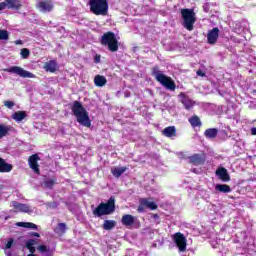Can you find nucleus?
I'll list each match as a JSON object with an SVG mask.
<instances>
[{"instance_id": "33", "label": "nucleus", "mask_w": 256, "mask_h": 256, "mask_svg": "<svg viewBox=\"0 0 256 256\" xmlns=\"http://www.w3.org/2000/svg\"><path fill=\"white\" fill-rule=\"evenodd\" d=\"M54 185H55V179H47L44 181V187H46V189H53Z\"/></svg>"}, {"instance_id": "42", "label": "nucleus", "mask_w": 256, "mask_h": 256, "mask_svg": "<svg viewBox=\"0 0 256 256\" xmlns=\"http://www.w3.org/2000/svg\"><path fill=\"white\" fill-rule=\"evenodd\" d=\"M196 73L199 77H205V73L201 70H198Z\"/></svg>"}, {"instance_id": "31", "label": "nucleus", "mask_w": 256, "mask_h": 256, "mask_svg": "<svg viewBox=\"0 0 256 256\" xmlns=\"http://www.w3.org/2000/svg\"><path fill=\"white\" fill-rule=\"evenodd\" d=\"M25 249L30 251V254H28L27 256H33V239H30L26 242V246L24 247V251H25Z\"/></svg>"}, {"instance_id": "6", "label": "nucleus", "mask_w": 256, "mask_h": 256, "mask_svg": "<svg viewBox=\"0 0 256 256\" xmlns=\"http://www.w3.org/2000/svg\"><path fill=\"white\" fill-rule=\"evenodd\" d=\"M181 15L183 19V26L188 31H193V25H195V12L191 9H182Z\"/></svg>"}, {"instance_id": "38", "label": "nucleus", "mask_w": 256, "mask_h": 256, "mask_svg": "<svg viewBox=\"0 0 256 256\" xmlns=\"http://www.w3.org/2000/svg\"><path fill=\"white\" fill-rule=\"evenodd\" d=\"M11 247H13V238H10L6 244V249H11Z\"/></svg>"}, {"instance_id": "29", "label": "nucleus", "mask_w": 256, "mask_h": 256, "mask_svg": "<svg viewBox=\"0 0 256 256\" xmlns=\"http://www.w3.org/2000/svg\"><path fill=\"white\" fill-rule=\"evenodd\" d=\"M115 227V221L114 220H105L103 224V229L105 231H111Z\"/></svg>"}, {"instance_id": "5", "label": "nucleus", "mask_w": 256, "mask_h": 256, "mask_svg": "<svg viewBox=\"0 0 256 256\" xmlns=\"http://www.w3.org/2000/svg\"><path fill=\"white\" fill-rule=\"evenodd\" d=\"M101 43L108 47L109 51L112 53L119 51V41L113 32H106L102 36Z\"/></svg>"}, {"instance_id": "27", "label": "nucleus", "mask_w": 256, "mask_h": 256, "mask_svg": "<svg viewBox=\"0 0 256 256\" xmlns=\"http://www.w3.org/2000/svg\"><path fill=\"white\" fill-rule=\"evenodd\" d=\"M25 117H26V114L23 111L15 112L12 115V119H14V121H17V123H21V121H23V119H25Z\"/></svg>"}, {"instance_id": "19", "label": "nucleus", "mask_w": 256, "mask_h": 256, "mask_svg": "<svg viewBox=\"0 0 256 256\" xmlns=\"http://www.w3.org/2000/svg\"><path fill=\"white\" fill-rule=\"evenodd\" d=\"M94 85H96V87H105V85H107V78H105V76L96 75Z\"/></svg>"}, {"instance_id": "36", "label": "nucleus", "mask_w": 256, "mask_h": 256, "mask_svg": "<svg viewBox=\"0 0 256 256\" xmlns=\"http://www.w3.org/2000/svg\"><path fill=\"white\" fill-rule=\"evenodd\" d=\"M20 55H21L22 59H27V57H29V55H30L29 49H27V48L21 49Z\"/></svg>"}, {"instance_id": "40", "label": "nucleus", "mask_w": 256, "mask_h": 256, "mask_svg": "<svg viewBox=\"0 0 256 256\" xmlns=\"http://www.w3.org/2000/svg\"><path fill=\"white\" fill-rule=\"evenodd\" d=\"M28 163H29L30 169H33V155L29 156Z\"/></svg>"}, {"instance_id": "4", "label": "nucleus", "mask_w": 256, "mask_h": 256, "mask_svg": "<svg viewBox=\"0 0 256 256\" xmlns=\"http://www.w3.org/2000/svg\"><path fill=\"white\" fill-rule=\"evenodd\" d=\"M89 5L90 11L94 15L105 16L109 11V3L107 0H90Z\"/></svg>"}, {"instance_id": "1", "label": "nucleus", "mask_w": 256, "mask_h": 256, "mask_svg": "<svg viewBox=\"0 0 256 256\" xmlns=\"http://www.w3.org/2000/svg\"><path fill=\"white\" fill-rule=\"evenodd\" d=\"M71 111L76 117V121L83 125V127H91V118H89V112L83 107V104L79 101H74L71 107Z\"/></svg>"}, {"instance_id": "46", "label": "nucleus", "mask_w": 256, "mask_h": 256, "mask_svg": "<svg viewBox=\"0 0 256 256\" xmlns=\"http://www.w3.org/2000/svg\"><path fill=\"white\" fill-rule=\"evenodd\" d=\"M5 253H6L7 256H11V251L6 250Z\"/></svg>"}, {"instance_id": "2", "label": "nucleus", "mask_w": 256, "mask_h": 256, "mask_svg": "<svg viewBox=\"0 0 256 256\" xmlns=\"http://www.w3.org/2000/svg\"><path fill=\"white\" fill-rule=\"evenodd\" d=\"M115 213V198L110 197L107 203H100L97 208L93 210L95 217H103V215H111Z\"/></svg>"}, {"instance_id": "54", "label": "nucleus", "mask_w": 256, "mask_h": 256, "mask_svg": "<svg viewBox=\"0 0 256 256\" xmlns=\"http://www.w3.org/2000/svg\"><path fill=\"white\" fill-rule=\"evenodd\" d=\"M35 256V255H34Z\"/></svg>"}, {"instance_id": "35", "label": "nucleus", "mask_w": 256, "mask_h": 256, "mask_svg": "<svg viewBox=\"0 0 256 256\" xmlns=\"http://www.w3.org/2000/svg\"><path fill=\"white\" fill-rule=\"evenodd\" d=\"M9 39V32L7 30H0V41H7Z\"/></svg>"}, {"instance_id": "53", "label": "nucleus", "mask_w": 256, "mask_h": 256, "mask_svg": "<svg viewBox=\"0 0 256 256\" xmlns=\"http://www.w3.org/2000/svg\"><path fill=\"white\" fill-rule=\"evenodd\" d=\"M193 172H194V173H197V170H196V169H194V170H193Z\"/></svg>"}, {"instance_id": "25", "label": "nucleus", "mask_w": 256, "mask_h": 256, "mask_svg": "<svg viewBox=\"0 0 256 256\" xmlns=\"http://www.w3.org/2000/svg\"><path fill=\"white\" fill-rule=\"evenodd\" d=\"M188 121H189L190 125H192V127H201V125H202L201 119L197 115L190 117L188 119Z\"/></svg>"}, {"instance_id": "30", "label": "nucleus", "mask_w": 256, "mask_h": 256, "mask_svg": "<svg viewBox=\"0 0 256 256\" xmlns=\"http://www.w3.org/2000/svg\"><path fill=\"white\" fill-rule=\"evenodd\" d=\"M37 248L38 253H49V247L46 245H39L38 247H33V253H35V249Z\"/></svg>"}, {"instance_id": "8", "label": "nucleus", "mask_w": 256, "mask_h": 256, "mask_svg": "<svg viewBox=\"0 0 256 256\" xmlns=\"http://www.w3.org/2000/svg\"><path fill=\"white\" fill-rule=\"evenodd\" d=\"M173 240H174L175 244L177 245L179 251H181V252L186 251L187 239L185 238V236L182 233L177 232L176 234H174Z\"/></svg>"}, {"instance_id": "12", "label": "nucleus", "mask_w": 256, "mask_h": 256, "mask_svg": "<svg viewBox=\"0 0 256 256\" xmlns=\"http://www.w3.org/2000/svg\"><path fill=\"white\" fill-rule=\"evenodd\" d=\"M189 162L192 163V165H203L205 163V155L203 154H194L190 157H188Z\"/></svg>"}, {"instance_id": "26", "label": "nucleus", "mask_w": 256, "mask_h": 256, "mask_svg": "<svg viewBox=\"0 0 256 256\" xmlns=\"http://www.w3.org/2000/svg\"><path fill=\"white\" fill-rule=\"evenodd\" d=\"M37 161H41V157L39 154L33 155V172L39 175V163Z\"/></svg>"}, {"instance_id": "3", "label": "nucleus", "mask_w": 256, "mask_h": 256, "mask_svg": "<svg viewBox=\"0 0 256 256\" xmlns=\"http://www.w3.org/2000/svg\"><path fill=\"white\" fill-rule=\"evenodd\" d=\"M152 75H154L160 85H163V87L169 91H175V82L169 76L163 74V72L159 70V67L156 66L153 68Z\"/></svg>"}, {"instance_id": "44", "label": "nucleus", "mask_w": 256, "mask_h": 256, "mask_svg": "<svg viewBox=\"0 0 256 256\" xmlns=\"http://www.w3.org/2000/svg\"><path fill=\"white\" fill-rule=\"evenodd\" d=\"M33 229L34 231H36L37 229H39V226H37L36 224H33Z\"/></svg>"}, {"instance_id": "21", "label": "nucleus", "mask_w": 256, "mask_h": 256, "mask_svg": "<svg viewBox=\"0 0 256 256\" xmlns=\"http://www.w3.org/2000/svg\"><path fill=\"white\" fill-rule=\"evenodd\" d=\"M4 3L8 9H19V7H21L19 0H5Z\"/></svg>"}, {"instance_id": "51", "label": "nucleus", "mask_w": 256, "mask_h": 256, "mask_svg": "<svg viewBox=\"0 0 256 256\" xmlns=\"http://www.w3.org/2000/svg\"><path fill=\"white\" fill-rule=\"evenodd\" d=\"M204 10H205V11H206V13H207V11H208V10H207V8H206V7H204Z\"/></svg>"}, {"instance_id": "28", "label": "nucleus", "mask_w": 256, "mask_h": 256, "mask_svg": "<svg viewBox=\"0 0 256 256\" xmlns=\"http://www.w3.org/2000/svg\"><path fill=\"white\" fill-rule=\"evenodd\" d=\"M11 131V126L0 124V139H3Z\"/></svg>"}, {"instance_id": "39", "label": "nucleus", "mask_w": 256, "mask_h": 256, "mask_svg": "<svg viewBox=\"0 0 256 256\" xmlns=\"http://www.w3.org/2000/svg\"><path fill=\"white\" fill-rule=\"evenodd\" d=\"M94 63H101V55L96 54L94 56Z\"/></svg>"}, {"instance_id": "34", "label": "nucleus", "mask_w": 256, "mask_h": 256, "mask_svg": "<svg viewBox=\"0 0 256 256\" xmlns=\"http://www.w3.org/2000/svg\"><path fill=\"white\" fill-rule=\"evenodd\" d=\"M67 231V225L65 223H59L58 227L56 228L57 233H65Z\"/></svg>"}, {"instance_id": "41", "label": "nucleus", "mask_w": 256, "mask_h": 256, "mask_svg": "<svg viewBox=\"0 0 256 256\" xmlns=\"http://www.w3.org/2000/svg\"><path fill=\"white\" fill-rule=\"evenodd\" d=\"M5 9H7V4L5 2H1L0 3V11H3Z\"/></svg>"}, {"instance_id": "9", "label": "nucleus", "mask_w": 256, "mask_h": 256, "mask_svg": "<svg viewBox=\"0 0 256 256\" xmlns=\"http://www.w3.org/2000/svg\"><path fill=\"white\" fill-rule=\"evenodd\" d=\"M36 7L41 13H49L53 11V2L51 0H39Z\"/></svg>"}, {"instance_id": "50", "label": "nucleus", "mask_w": 256, "mask_h": 256, "mask_svg": "<svg viewBox=\"0 0 256 256\" xmlns=\"http://www.w3.org/2000/svg\"><path fill=\"white\" fill-rule=\"evenodd\" d=\"M212 247H213L214 249H217V245H212Z\"/></svg>"}, {"instance_id": "14", "label": "nucleus", "mask_w": 256, "mask_h": 256, "mask_svg": "<svg viewBox=\"0 0 256 256\" xmlns=\"http://www.w3.org/2000/svg\"><path fill=\"white\" fill-rule=\"evenodd\" d=\"M12 207L14 208L16 213H29V206H27L26 204L13 201Z\"/></svg>"}, {"instance_id": "43", "label": "nucleus", "mask_w": 256, "mask_h": 256, "mask_svg": "<svg viewBox=\"0 0 256 256\" xmlns=\"http://www.w3.org/2000/svg\"><path fill=\"white\" fill-rule=\"evenodd\" d=\"M251 135H256V128L255 127L251 128Z\"/></svg>"}, {"instance_id": "10", "label": "nucleus", "mask_w": 256, "mask_h": 256, "mask_svg": "<svg viewBox=\"0 0 256 256\" xmlns=\"http://www.w3.org/2000/svg\"><path fill=\"white\" fill-rule=\"evenodd\" d=\"M151 209V211H155L157 209V204L149 199H141L140 200V206L138 208V211H143V209Z\"/></svg>"}, {"instance_id": "47", "label": "nucleus", "mask_w": 256, "mask_h": 256, "mask_svg": "<svg viewBox=\"0 0 256 256\" xmlns=\"http://www.w3.org/2000/svg\"><path fill=\"white\" fill-rule=\"evenodd\" d=\"M15 44H16V45H21V40H17V41L15 42Z\"/></svg>"}, {"instance_id": "23", "label": "nucleus", "mask_w": 256, "mask_h": 256, "mask_svg": "<svg viewBox=\"0 0 256 256\" xmlns=\"http://www.w3.org/2000/svg\"><path fill=\"white\" fill-rule=\"evenodd\" d=\"M181 103L184 105L185 109H192V107L195 105V103L185 95H182Z\"/></svg>"}, {"instance_id": "16", "label": "nucleus", "mask_w": 256, "mask_h": 256, "mask_svg": "<svg viewBox=\"0 0 256 256\" xmlns=\"http://www.w3.org/2000/svg\"><path fill=\"white\" fill-rule=\"evenodd\" d=\"M12 170L13 165L5 162V160L0 157V173H9Z\"/></svg>"}, {"instance_id": "20", "label": "nucleus", "mask_w": 256, "mask_h": 256, "mask_svg": "<svg viewBox=\"0 0 256 256\" xmlns=\"http://www.w3.org/2000/svg\"><path fill=\"white\" fill-rule=\"evenodd\" d=\"M162 133L165 137H175L177 135V130H176L175 126H169V127H166L162 131Z\"/></svg>"}, {"instance_id": "7", "label": "nucleus", "mask_w": 256, "mask_h": 256, "mask_svg": "<svg viewBox=\"0 0 256 256\" xmlns=\"http://www.w3.org/2000/svg\"><path fill=\"white\" fill-rule=\"evenodd\" d=\"M7 73H13L14 75H18L19 77H23L24 79H31L33 74L19 66H12L10 68L5 69Z\"/></svg>"}, {"instance_id": "15", "label": "nucleus", "mask_w": 256, "mask_h": 256, "mask_svg": "<svg viewBox=\"0 0 256 256\" xmlns=\"http://www.w3.org/2000/svg\"><path fill=\"white\" fill-rule=\"evenodd\" d=\"M137 218L131 214H125L122 216V224L125 225V227H131V225H134Z\"/></svg>"}, {"instance_id": "52", "label": "nucleus", "mask_w": 256, "mask_h": 256, "mask_svg": "<svg viewBox=\"0 0 256 256\" xmlns=\"http://www.w3.org/2000/svg\"><path fill=\"white\" fill-rule=\"evenodd\" d=\"M204 10H205V11H206V13H207V11H208V10H207V8H206V7H204Z\"/></svg>"}, {"instance_id": "11", "label": "nucleus", "mask_w": 256, "mask_h": 256, "mask_svg": "<svg viewBox=\"0 0 256 256\" xmlns=\"http://www.w3.org/2000/svg\"><path fill=\"white\" fill-rule=\"evenodd\" d=\"M219 39V28H213L207 34V41L209 45H215Z\"/></svg>"}, {"instance_id": "22", "label": "nucleus", "mask_w": 256, "mask_h": 256, "mask_svg": "<svg viewBox=\"0 0 256 256\" xmlns=\"http://www.w3.org/2000/svg\"><path fill=\"white\" fill-rule=\"evenodd\" d=\"M127 171V167H115L111 170L112 175H114L117 179L123 175Z\"/></svg>"}, {"instance_id": "49", "label": "nucleus", "mask_w": 256, "mask_h": 256, "mask_svg": "<svg viewBox=\"0 0 256 256\" xmlns=\"http://www.w3.org/2000/svg\"><path fill=\"white\" fill-rule=\"evenodd\" d=\"M33 245H37V240H33Z\"/></svg>"}, {"instance_id": "18", "label": "nucleus", "mask_w": 256, "mask_h": 256, "mask_svg": "<svg viewBox=\"0 0 256 256\" xmlns=\"http://www.w3.org/2000/svg\"><path fill=\"white\" fill-rule=\"evenodd\" d=\"M217 135H219V129L217 128H208L204 132L206 139H215Z\"/></svg>"}, {"instance_id": "17", "label": "nucleus", "mask_w": 256, "mask_h": 256, "mask_svg": "<svg viewBox=\"0 0 256 256\" xmlns=\"http://www.w3.org/2000/svg\"><path fill=\"white\" fill-rule=\"evenodd\" d=\"M44 69L48 73H55V71H57V61L50 60V61L46 62L44 65Z\"/></svg>"}, {"instance_id": "13", "label": "nucleus", "mask_w": 256, "mask_h": 256, "mask_svg": "<svg viewBox=\"0 0 256 256\" xmlns=\"http://www.w3.org/2000/svg\"><path fill=\"white\" fill-rule=\"evenodd\" d=\"M216 175L221 179V181H224V183H227L231 181V176H229V172H227V169L220 167L216 170Z\"/></svg>"}, {"instance_id": "24", "label": "nucleus", "mask_w": 256, "mask_h": 256, "mask_svg": "<svg viewBox=\"0 0 256 256\" xmlns=\"http://www.w3.org/2000/svg\"><path fill=\"white\" fill-rule=\"evenodd\" d=\"M215 189L219 191V193H231V186L227 184H217Z\"/></svg>"}, {"instance_id": "37", "label": "nucleus", "mask_w": 256, "mask_h": 256, "mask_svg": "<svg viewBox=\"0 0 256 256\" xmlns=\"http://www.w3.org/2000/svg\"><path fill=\"white\" fill-rule=\"evenodd\" d=\"M4 105L8 109H13V107H15V103H13V101H6V102H4Z\"/></svg>"}, {"instance_id": "32", "label": "nucleus", "mask_w": 256, "mask_h": 256, "mask_svg": "<svg viewBox=\"0 0 256 256\" xmlns=\"http://www.w3.org/2000/svg\"><path fill=\"white\" fill-rule=\"evenodd\" d=\"M17 227H24L25 229H33V223L31 222H17Z\"/></svg>"}, {"instance_id": "45", "label": "nucleus", "mask_w": 256, "mask_h": 256, "mask_svg": "<svg viewBox=\"0 0 256 256\" xmlns=\"http://www.w3.org/2000/svg\"><path fill=\"white\" fill-rule=\"evenodd\" d=\"M33 237H40V235H39V233L34 232V233H33Z\"/></svg>"}, {"instance_id": "48", "label": "nucleus", "mask_w": 256, "mask_h": 256, "mask_svg": "<svg viewBox=\"0 0 256 256\" xmlns=\"http://www.w3.org/2000/svg\"><path fill=\"white\" fill-rule=\"evenodd\" d=\"M125 97L127 98V97H131V94L130 93H126L125 94Z\"/></svg>"}]
</instances>
